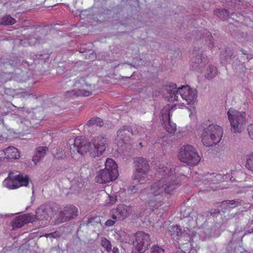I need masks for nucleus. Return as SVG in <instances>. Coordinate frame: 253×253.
<instances>
[{"label":"nucleus","instance_id":"1","mask_svg":"<svg viewBox=\"0 0 253 253\" xmlns=\"http://www.w3.org/2000/svg\"><path fill=\"white\" fill-rule=\"evenodd\" d=\"M157 167V173L156 174L160 177L161 179L152 185L148 195V206L153 211L158 210L164 204V192L166 194H173L181 177L186 176L181 171L184 167L177 166L174 169L167 164V166L160 164Z\"/></svg>","mask_w":253,"mask_h":253},{"label":"nucleus","instance_id":"2","mask_svg":"<svg viewBox=\"0 0 253 253\" xmlns=\"http://www.w3.org/2000/svg\"><path fill=\"white\" fill-rule=\"evenodd\" d=\"M68 144L70 150L83 155L87 153L92 158L101 156L106 148L107 139L101 135L95 137L90 142L87 141L82 136H79L75 139H69Z\"/></svg>","mask_w":253,"mask_h":253},{"label":"nucleus","instance_id":"3","mask_svg":"<svg viewBox=\"0 0 253 253\" xmlns=\"http://www.w3.org/2000/svg\"><path fill=\"white\" fill-rule=\"evenodd\" d=\"M167 90L169 94L168 97L170 101H178L179 94L187 102V104L195 101L197 98V90L190 88L188 85H184L177 88L176 84H173Z\"/></svg>","mask_w":253,"mask_h":253},{"label":"nucleus","instance_id":"4","mask_svg":"<svg viewBox=\"0 0 253 253\" xmlns=\"http://www.w3.org/2000/svg\"><path fill=\"white\" fill-rule=\"evenodd\" d=\"M105 166V169L99 170L95 177L97 183H107L116 180L118 176L117 164L113 159L108 158Z\"/></svg>","mask_w":253,"mask_h":253},{"label":"nucleus","instance_id":"5","mask_svg":"<svg viewBox=\"0 0 253 253\" xmlns=\"http://www.w3.org/2000/svg\"><path fill=\"white\" fill-rule=\"evenodd\" d=\"M223 135L222 128L216 125H209L201 134V141L204 146H211L218 143Z\"/></svg>","mask_w":253,"mask_h":253},{"label":"nucleus","instance_id":"6","mask_svg":"<svg viewBox=\"0 0 253 253\" xmlns=\"http://www.w3.org/2000/svg\"><path fill=\"white\" fill-rule=\"evenodd\" d=\"M178 159L190 166L197 165L201 160L196 149L191 145L181 146L178 151Z\"/></svg>","mask_w":253,"mask_h":253},{"label":"nucleus","instance_id":"7","mask_svg":"<svg viewBox=\"0 0 253 253\" xmlns=\"http://www.w3.org/2000/svg\"><path fill=\"white\" fill-rule=\"evenodd\" d=\"M134 171L132 175L134 179L137 180L140 183L149 180L148 173L150 167L146 159L137 157L134 161Z\"/></svg>","mask_w":253,"mask_h":253},{"label":"nucleus","instance_id":"8","mask_svg":"<svg viewBox=\"0 0 253 253\" xmlns=\"http://www.w3.org/2000/svg\"><path fill=\"white\" fill-rule=\"evenodd\" d=\"M73 85L80 89L67 91L65 96L66 99L74 98L79 96H89L92 94V87L90 84H87L83 77L77 78Z\"/></svg>","mask_w":253,"mask_h":253},{"label":"nucleus","instance_id":"9","mask_svg":"<svg viewBox=\"0 0 253 253\" xmlns=\"http://www.w3.org/2000/svg\"><path fill=\"white\" fill-rule=\"evenodd\" d=\"M30 178L25 174L10 171L8 176L3 181L4 187L9 189H15L22 186H27L29 183Z\"/></svg>","mask_w":253,"mask_h":253},{"label":"nucleus","instance_id":"10","mask_svg":"<svg viewBox=\"0 0 253 253\" xmlns=\"http://www.w3.org/2000/svg\"><path fill=\"white\" fill-rule=\"evenodd\" d=\"M227 115L231 126V131L234 133L239 132L241 126L246 123V113L230 108Z\"/></svg>","mask_w":253,"mask_h":253},{"label":"nucleus","instance_id":"11","mask_svg":"<svg viewBox=\"0 0 253 253\" xmlns=\"http://www.w3.org/2000/svg\"><path fill=\"white\" fill-rule=\"evenodd\" d=\"M135 240L132 242L134 250L137 253H144L151 244L150 235L143 231H138L134 235Z\"/></svg>","mask_w":253,"mask_h":253},{"label":"nucleus","instance_id":"12","mask_svg":"<svg viewBox=\"0 0 253 253\" xmlns=\"http://www.w3.org/2000/svg\"><path fill=\"white\" fill-rule=\"evenodd\" d=\"M78 210L77 208L72 205H66L59 212L57 222L61 223L69 221L77 216Z\"/></svg>","mask_w":253,"mask_h":253},{"label":"nucleus","instance_id":"13","mask_svg":"<svg viewBox=\"0 0 253 253\" xmlns=\"http://www.w3.org/2000/svg\"><path fill=\"white\" fill-rule=\"evenodd\" d=\"M133 212V208L131 206L125 204L119 205L116 209H113L111 211L112 218L123 220L130 215Z\"/></svg>","mask_w":253,"mask_h":253},{"label":"nucleus","instance_id":"14","mask_svg":"<svg viewBox=\"0 0 253 253\" xmlns=\"http://www.w3.org/2000/svg\"><path fill=\"white\" fill-rule=\"evenodd\" d=\"M54 215L53 208L48 204L41 205L36 211L35 219L39 220H47Z\"/></svg>","mask_w":253,"mask_h":253},{"label":"nucleus","instance_id":"15","mask_svg":"<svg viewBox=\"0 0 253 253\" xmlns=\"http://www.w3.org/2000/svg\"><path fill=\"white\" fill-rule=\"evenodd\" d=\"M222 178V175L217 173H208L202 178L203 184L207 185V190H214L216 188L214 185L218 184Z\"/></svg>","mask_w":253,"mask_h":253},{"label":"nucleus","instance_id":"16","mask_svg":"<svg viewBox=\"0 0 253 253\" xmlns=\"http://www.w3.org/2000/svg\"><path fill=\"white\" fill-rule=\"evenodd\" d=\"M35 221L34 215L32 213H26L20 215L14 218L12 221L13 229L22 227L25 224L32 223Z\"/></svg>","mask_w":253,"mask_h":253},{"label":"nucleus","instance_id":"17","mask_svg":"<svg viewBox=\"0 0 253 253\" xmlns=\"http://www.w3.org/2000/svg\"><path fill=\"white\" fill-rule=\"evenodd\" d=\"M20 157V152L18 150L13 147L9 146L0 151V161H3L5 160L11 161L12 160L19 159Z\"/></svg>","mask_w":253,"mask_h":253},{"label":"nucleus","instance_id":"18","mask_svg":"<svg viewBox=\"0 0 253 253\" xmlns=\"http://www.w3.org/2000/svg\"><path fill=\"white\" fill-rule=\"evenodd\" d=\"M48 148L47 147L41 146L38 147L35 151V154L33 157V161L35 164L40 161L41 158L44 157L45 153L48 151Z\"/></svg>","mask_w":253,"mask_h":253},{"label":"nucleus","instance_id":"19","mask_svg":"<svg viewBox=\"0 0 253 253\" xmlns=\"http://www.w3.org/2000/svg\"><path fill=\"white\" fill-rule=\"evenodd\" d=\"M132 133V129L130 126H123L117 132V138L122 140L123 142L126 139V136Z\"/></svg>","mask_w":253,"mask_h":253},{"label":"nucleus","instance_id":"20","mask_svg":"<svg viewBox=\"0 0 253 253\" xmlns=\"http://www.w3.org/2000/svg\"><path fill=\"white\" fill-rule=\"evenodd\" d=\"M170 117V113L169 112L168 121L167 122H164V127L169 133H173L176 130V126L175 124L171 122Z\"/></svg>","mask_w":253,"mask_h":253},{"label":"nucleus","instance_id":"21","mask_svg":"<svg viewBox=\"0 0 253 253\" xmlns=\"http://www.w3.org/2000/svg\"><path fill=\"white\" fill-rule=\"evenodd\" d=\"M245 160L246 169L253 173V152L247 154Z\"/></svg>","mask_w":253,"mask_h":253},{"label":"nucleus","instance_id":"22","mask_svg":"<svg viewBox=\"0 0 253 253\" xmlns=\"http://www.w3.org/2000/svg\"><path fill=\"white\" fill-rule=\"evenodd\" d=\"M214 13L219 18L223 20L227 19L229 15L228 11L225 9L222 10L216 9L214 10Z\"/></svg>","mask_w":253,"mask_h":253},{"label":"nucleus","instance_id":"23","mask_svg":"<svg viewBox=\"0 0 253 253\" xmlns=\"http://www.w3.org/2000/svg\"><path fill=\"white\" fill-rule=\"evenodd\" d=\"M16 20L10 15H6L1 18L0 23L3 25H11L16 23Z\"/></svg>","mask_w":253,"mask_h":253},{"label":"nucleus","instance_id":"24","mask_svg":"<svg viewBox=\"0 0 253 253\" xmlns=\"http://www.w3.org/2000/svg\"><path fill=\"white\" fill-rule=\"evenodd\" d=\"M104 123L100 118L98 117H94L91 118L86 123L88 126H103Z\"/></svg>","mask_w":253,"mask_h":253},{"label":"nucleus","instance_id":"25","mask_svg":"<svg viewBox=\"0 0 253 253\" xmlns=\"http://www.w3.org/2000/svg\"><path fill=\"white\" fill-rule=\"evenodd\" d=\"M217 73V68L213 65H210L208 70V73L206 75L205 77L208 79H211L214 77Z\"/></svg>","mask_w":253,"mask_h":253},{"label":"nucleus","instance_id":"26","mask_svg":"<svg viewBox=\"0 0 253 253\" xmlns=\"http://www.w3.org/2000/svg\"><path fill=\"white\" fill-rule=\"evenodd\" d=\"M101 245L108 253H111L112 245L111 242L105 238H102L101 241Z\"/></svg>","mask_w":253,"mask_h":253},{"label":"nucleus","instance_id":"27","mask_svg":"<svg viewBox=\"0 0 253 253\" xmlns=\"http://www.w3.org/2000/svg\"><path fill=\"white\" fill-rule=\"evenodd\" d=\"M170 231L172 232L171 235L176 236L177 237H180L182 235V230L180 226L176 225L172 226L170 229ZM178 238H177L178 239Z\"/></svg>","mask_w":253,"mask_h":253},{"label":"nucleus","instance_id":"28","mask_svg":"<svg viewBox=\"0 0 253 253\" xmlns=\"http://www.w3.org/2000/svg\"><path fill=\"white\" fill-rule=\"evenodd\" d=\"M151 253H165V250L158 246H153L151 249Z\"/></svg>","mask_w":253,"mask_h":253},{"label":"nucleus","instance_id":"29","mask_svg":"<svg viewBox=\"0 0 253 253\" xmlns=\"http://www.w3.org/2000/svg\"><path fill=\"white\" fill-rule=\"evenodd\" d=\"M202 55H197L195 58L192 59V62H196V63L198 64L201 63L202 62H206L207 59L205 57L202 58Z\"/></svg>","mask_w":253,"mask_h":253},{"label":"nucleus","instance_id":"30","mask_svg":"<svg viewBox=\"0 0 253 253\" xmlns=\"http://www.w3.org/2000/svg\"><path fill=\"white\" fill-rule=\"evenodd\" d=\"M223 204H226L227 207L229 208H233L236 207V206H230L233 205L235 204V202L234 200L231 201H225L222 202Z\"/></svg>","mask_w":253,"mask_h":253},{"label":"nucleus","instance_id":"31","mask_svg":"<svg viewBox=\"0 0 253 253\" xmlns=\"http://www.w3.org/2000/svg\"><path fill=\"white\" fill-rule=\"evenodd\" d=\"M248 131L250 138L253 140V124H251L248 126Z\"/></svg>","mask_w":253,"mask_h":253},{"label":"nucleus","instance_id":"32","mask_svg":"<svg viewBox=\"0 0 253 253\" xmlns=\"http://www.w3.org/2000/svg\"><path fill=\"white\" fill-rule=\"evenodd\" d=\"M118 219H108L105 223V224L107 226H113L116 222Z\"/></svg>","mask_w":253,"mask_h":253},{"label":"nucleus","instance_id":"33","mask_svg":"<svg viewBox=\"0 0 253 253\" xmlns=\"http://www.w3.org/2000/svg\"><path fill=\"white\" fill-rule=\"evenodd\" d=\"M45 236L46 237L51 236L53 238H56L59 236V233H58V232H54L53 233H49L48 234H46L45 235Z\"/></svg>","mask_w":253,"mask_h":253},{"label":"nucleus","instance_id":"34","mask_svg":"<svg viewBox=\"0 0 253 253\" xmlns=\"http://www.w3.org/2000/svg\"><path fill=\"white\" fill-rule=\"evenodd\" d=\"M111 253H123V252L120 253L119 249L116 247H114L112 250Z\"/></svg>","mask_w":253,"mask_h":253},{"label":"nucleus","instance_id":"35","mask_svg":"<svg viewBox=\"0 0 253 253\" xmlns=\"http://www.w3.org/2000/svg\"><path fill=\"white\" fill-rule=\"evenodd\" d=\"M129 190L131 192H134L137 190V188L135 186H131L129 187Z\"/></svg>","mask_w":253,"mask_h":253},{"label":"nucleus","instance_id":"36","mask_svg":"<svg viewBox=\"0 0 253 253\" xmlns=\"http://www.w3.org/2000/svg\"><path fill=\"white\" fill-rule=\"evenodd\" d=\"M110 198H111V201H112L113 203H115L117 200L116 197H111Z\"/></svg>","mask_w":253,"mask_h":253},{"label":"nucleus","instance_id":"37","mask_svg":"<svg viewBox=\"0 0 253 253\" xmlns=\"http://www.w3.org/2000/svg\"><path fill=\"white\" fill-rule=\"evenodd\" d=\"M242 51L243 54H245V55L247 54V53L246 52V51L245 50H242Z\"/></svg>","mask_w":253,"mask_h":253},{"label":"nucleus","instance_id":"38","mask_svg":"<svg viewBox=\"0 0 253 253\" xmlns=\"http://www.w3.org/2000/svg\"><path fill=\"white\" fill-rule=\"evenodd\" d=\"M139 145H140V146H141V147H142V143H141V142H140V143H139Z\"/></svg>","mask_w":253,"mask_h":253},{"label":"nucleus","instance_id":"39","mask_svg":"<svg viewBox=\"0 0 253 253\" xmlns=\"http://www.w3.org/2000/svg\"><path fill=\"white\" fill-rule=\"evenodd\" d=\"M10 64L11 65H13V63H10Z\"/></svg>","mask_w":253,"mask_h":253},{"label":"nucleus","instance_id":"40","mask_svg":"<svg viewBox=\"0 0 253 253\" xmlns=\"http://www.w3.org/2000/svg\"><path fill=\"white\" fill-rule=\"evenodd\" d=\"M252 198H253V195L252 196Z\"/></svg>","mask_w":253,"mask_h":253}]
</instances>
